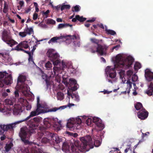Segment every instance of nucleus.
Segmentation results:
<instances>
[{
    "label": "nucleus",
    "instance_id": "1",
    "mask_svg": "<svg viewBox=\"0 0 153 153\" xmlns=\"http://www.w3.org/2000/svg\"><path fill=\"white\" fill-rule=\"evenodd\" d=\"M134 61L133 58L130 56H128L125 59L121 55L118 54L116 57V64L114 68L107 66L105 69V72L107 76L111 79L115 78L116 76L115 69L119 67L127 69L129 68L132 65Z\"/></svg>",
    "mask_w": 153,
    "mask_h": 153
},
{
    "label": "nucleus",
    "instance_id": "2",
    "mask_svg": "<svg viewBox=\"0 0 153 153\" xmlns=\"http://www.w3.org/2000/svg\"><path fill=\"white\" fill-rule=\"evenodd\" d=\"M94 136L91 137L90 135H86L81 138L80 147L82 149H86L88 146L90 149L94 148V146L96 147L99 146L101 144V142L99 140H95Z\"/></svg>",
    "mask_w": 153,
    "mask_h": 153
},
{
    "label": "nucleus",
    "instance_id": "3",
    "mask_svg": "<svg viewBox=\"0 0 153 153\" xmlns=\"http://www.w3.org/2000/svg\"><path fill=\"white\" fill-rule=\"evenodd\" d=\"M74 144L71 145V149L67 143L64 142L62 143V149L65 152H69L71 153H79L81 152V148L80 147V143L78 140H74Z\"/></svg>",
    "mask_w": 153,
    "mask_h": 153
},
{
    "label": "nucleus",
    "instance_id": "4",
    "mask_svg": "<svg viewBox=\"0 0 153 153\" xmlns=\"http://www.w3.org/2000/svg\"><path fill=\"white\" fill-rule=\"evenodd\" d=\"M108 47L105 45H94L90 48V51L92 53L97 52L101 56L105 54Z\"/></svg>",
    "mask_w": 153,
    "mask_h": 153
},
{
    "label": "nucleus",
    "instance_id": "5",
    "mask_svg": "<svg viewBox=\"0 0 153 153\" xmlns=\"http://www.w3.org/2000/svg\"><path fill=\"white\" fill-rule=\"evenodd\" d=\"M26 77L25 76L21 75L19 76L17 80V86L22 90L24 94L27 92L28 85L25 83Z\"/></svg>",
    "mask_w": 153,
    "mask_h": 153
},
{
    "label": "nucleus",
    "instance_id": "6",
    "mask_svg": "<svg viewBox=\"0 0 153 153\" xmlns=\"http://www.w3.org/2000/svg\"><path fill=\"white\" fill-rule=\"evenodd\" d=\"M57 121V118H45L44 120V125L41 126L39 127V129L43 131L50 128L51 126L57 125L58 123Z\"/></svg>",
    "mask_w": 153,
    "mask_h": 153
},
{
    "label": "nucleus",
    "instance_id": "7",
    "mask_svg": "<svg viewBox=\"0 0 153 153\" xmlns=\"http://www.w3.org/2000/svg\"><path fill=\"white\" fill-rule=\"evenodd\" d=\"M36 132V131L33 128L29 127V128H28L26 127H22L20 129L19 136L21 139L29 138L32 134Z\"/></svg>",
    "mask_w": 153,
    "mask_h": 153
},
{
    "label": "nucleus",
    "instance_id": "8",
    "mask_svg": "<svg viewBox=\"0 0 153 153\" xmlns=\"http://www.w3.org/2000/svg\"><path fill=\"white\" fill-rule=\"evenodd\" d=\"M1 38L3 41L11 47L18 44L16 42L11 39V36L8 34V32L6 30H4L2 32Z\"/></svg>",
    "mask_w": 153,
    "mask_h": 153
},
{
    "label": "nucleus",
    "instance_id": "9",
    "mask_svg": "<svg viewBox=\"0 0 153 153\" xmlns=\"http://www.w3.org/2000/svg\"><path fill=\"white\" fill-rule=\"evenodd\" d=\"M82 122L81 119L79 117H77L76 120L74 118L70 119L68 120L67 126L70 130H73L77 128L78 125L80 124Z\"/></svg>",
    "mask_w": 153,
    "mask_h": 153
},
{
    "label": "nucleus",
    "instance_id": "10",
    "mask_svg": "<svg viewBox=\"0 0 153 153\" xmlns=\"http://www.w3.org/2000/svg\"><path fill=\"white\" fill-rule=\"evenodd\" d=\"M53 49H49L46 53L47 56L53 63L54 65H57L59 62L58 59L59 56L57 53H54Z\"/></svg>",
    "mask_w": 153,
    "mask_h": 153
},
{
    "label": "nucleus",
    "instance_id": "11",
    "mask_svg": "<svg viewBox=\"0 0 153 153\" xmlns=\"http://www.w3.org/2000/svg\"><path fill=\"white\" fill-rule=\"evenodd\" d=\"M42 120V118L39 117H34L28 122L27 124L29 127L33 128L36 131L39 124Z\"/></svg>",
    "mask_w": 153,
    "mask_h": 153
},
{
    "label": "nucleus",
    "instance_id": "12",
    "mask_svg": "<svg viewBox=\"0 0 153 153\" xmlns=\"http://www.w3.org/2000/svg\"><path fill=\"white\" fill-rule=\"evenodd\" d=\"M148 114V112L144 108L143 109L137 113L138 117L141 120H144L147 117Z\"/></svg>",
    "mask_w": 153,
    "mask_h": 153
},
{
    "label": "nucleus",
    "instance_id": "13",
    "mask_svg": "<svg viewBox=\"0 0 153 153\" xmlns=\"http://www.w3.org/2000/svg\"><path fill=\"white\" fill-rule=\"evenodd\" d=\"M62 141V139L59 138L57 135H53L52 136L51 144V145L54 146L56 144H58Z\"/></svg>",
    "mask_w": 153,
    "mask_h": 153
},
{
    "label": "nucleus",
    "instance_id": "14",
    "mask_svg": "<svg viewBox=\"0 0 153 153\" xmlns=\"http://www.w3.org/2000/svg\"><path fill=\"white\" fill-rule=\"evenodd\" d=\"M145 75L148 81H151L153 80V72L151 71L150 69H147L145 70Z\"/></svg>",
    "mask_w": 153,
    "mask_h": 153
},
{
    "label": "nucleus",
    "instance_id": "15",
    "mask_svg": "<svg viewBox=\"0 0 153 153\" xmlns=\"http://www.w3.org/2000/svg\"><path fill=\"white\" fill-rule=\"evenodd\" d=\"M28 47L29 46L27 44V42L26 41H24L21 42L16 47L14 48V50L18 51H20L19 49L20 48H24L25 49H27L28 48Z\"/></svg>",
    "mask_w": 153,
    "mask_h": 153
},
{
    "label": "nucleus",
    "instance_id": "16",
    "mask_svg": "<svg viewBox=\"0 0 153 153\" xmlns=\"http://www.w3.org/2000/svg\"><path fill=\"white\" fill-rule=\"evenodd\" d=\"M62 67L61 66H54L53 68V72L54 73V74L56 75V73L61 74L62 71L63 70V68H65L66 65L65 64H64L63 62L62 63Z\"/></svg>",
    "mask_w": 153,
    "mask_h": 153
},
{
    "label": "nucleus",
    "instance_id": "17",
    "mask_svg": "<svg viewBox=\"0 0 153 153\" xmlns=\"http://www.w3.org/2000/svg\"><path fill=\"white\" fill-rule=\"evenodd\" d=\"M145 93L149 96H152L153 97V83L150 82L148 85V88L145 91Z\"/></svg>",
    "mask_w": 153,
    "mask_h": 153
},
{
    "label": "nucleus",
    "instance_id": "18",
    "mask_svg": "<svg viewBox=\"0 0 153 153\" xmlns=\"http://www.w3.org/2000/svg\"><path fill=\"white\" fill-rule=\"evenodd\" d=\"M93 121L98 127L102 129L104 128L103 125L102 123V121L99 118L94 117L93 118Z\"/></svg>",
    "mask_w": 153,
    "mask_h": 153
},
{
    "label": "nucleus",
    "instance_id": "19",
    "mask_svg": "<svg viewBox=\"0 0 153 153\" xmlns=\"http://www.w3.org/2000/svg\"><path fill=\"white\" fill-rule=\"evenodd\" d=\"M42 113L38 110V109H36L35 111H31L30 112V115L28 116L26 118L24 119V120H25V121H26L29 119L31 117L38 115Z\"/></svg>",
    "mask_w": 153,
    "mask_h": 153
},
{
    "label": "nucleus",
    "instance_id": "20",
    "mask_svg": "<svg viewBox=\"0 0 153 153\" xmlns=\"http://www.w3.org/2000/svg\"><path fill=\"white\" fill-rule=\"evenodd\" d=\"M13 82V79L11 75L5 76L4 80V82L6 85H8L11 84Z\"/></svg>",
    "mask_w": 153,
    "mask_h": 153
},
{
    "label": "nucleus",
    "instance_id": "21",
    "mask_svg": "<svg viewBox=\"0 0 153 153\" xmlns=\"http://www.w3.org/2000/svg\"><path fill=\"white\" fill-rule=\"evenodd\" d=\"M13 111V114L16 115H20L22 112V110L20 108H17L16 106L14 107Z\"/></svg>",
    "mask_w": 153,
    "mask_h": 153
},
{
    "label": "nucleus",
    "instance_id": "22",
    "mask_svg": "<svg viewBox=\"0 0 153 153\" xmlns=\"http://www.w3.org/2000/svg\"><path fill=\"white\" fill-rule=\"evenodd\" d=\"M24 31L25 32L26 34H27L30 35L32 32H33V30L32 27L28 28L27 25H26V27L24 29Z\"/></svg>",
    "mask_w": 153,
    "mask_h": 153
},
{
    "label": "nucleus",
    "instance_id": "23",
    "mask_svg": "<svg viewBox=\"0 0 153 153\" xmlns=\"http://www.w3.org/2000/svg\"><path fill=\"white\" fill-rule=\"evenodd\" d=\"M13 145V143H10L9 144H6L4 148L5 151L7 152H8L11 149Z\"/></svg>",
    "mask_w": 153,
    "mask_h": 153
},
{
    "label": "nucleus",
    "instance_id": "24",
    "mask_svg": "<svg viewBox=\"0 0 153 153\" xmlns=\"http://www.w3.org/2000/svg\"><path fill=\"white\" fill-rule=\"evenodd\" d=\"M62 36H60L59 37L55 36L52 38L48 42V43L50 44L51 42H55L57 40L62 39Z\"/></svg>",
    "mask_w": 153,
    "mask_h": 153
},
{
    "label": "nucleus",
    "instance_id": "25",
    "mask_svg": "<svg viewBox=\"0 0 153 153\" xmlns=\"http://www.w3.org/2000/svg\"><path fill=\"white\" fill-rule=\"evenodd\" d=\"M72 25H70L69 24H60L59 25L58 27V29H60L66 27H72Z\"/></svg>",
    "mask_w": 153,
    "mask_h": 153
},
{
    "label": "nucleus",
    "instance_id": "26",
    "mask_svg": "<svg viewBox=\"0 0 153 153\" xmlns=\"http://www.w3.org/2000/svg\"><path fill=\"white\" fill-rule=\"evenodd\" d=\"M134 107L137 110H139L141 108H142V109H144L142 104L140 102H138L136 104H135Z\"/></svg>",
    "mask_w": 153,
    "mask_h": 153
},
{
    "label": "nucleus",
    "instance_id": "27",
    "mask_svg": "<svg viewBox=\"0 0 153 153\" xmlns=\"http://www.w3.org/2000/svg\"><path fill=\"white\" fill-rule=\"evenodd\" d=\"M57 97L58 100H62L64 98V94L61 92H58L57 94Z\"/></svg>",
    "mask_w": 153,
    "mask_h": 153
},
{
    "label": "nucleus",
    "instance_id": "28",
    "mask_svg": "<svg viewBox=\"0 0 153 153\" xmlns=\"http://www.w3.org/2000/svg\"><path fill=\"white\" fill-rule=\"evenodd\" d=\"M126 83L127 84V89H128L127 91V93H130V89L132 87V82L128 79Z\"/></svg>",
    "mask_w": 153,
    "mask_h": 153
},
{
    "label": "nucleus",
    "instance_id": "29",
    "mask_svg": "<svg viewBox=\"0 0 153 153\" xmlns=\"http://www.w3.org/2000/svg\"><path fill=\"white\" fill-rule=\"evenodd\" d=\"M27 138H24L22 139H21L22 141L24 142L25 145H32L33 144H34V143L33 142H30L28 140H26V139ZM28 139L29 138H28Z\"/></svg>",
    "mask_w": 153,
    "mask_h": 153
},
{
    "label": "nucleus",
    "instance_id": "30",
    "mask_svg": "<svg viewBox=\"0 0 153 153\" xmlns=\"http://www.w3.org/2000/svg\"><path fill=\"white\" fill-rule=\"evenodd\" d=\"M14 100L12 99H6L5 100L6 104L7 105H13Z\"/></svg>",
    "mask_w": 153,
    "mask_h": 153
},
{
    "label": "nucleus",
    "instance_id": "31",
    "mask_svg": "<svg viewBox=\"0 0 153 153\" xmlns=\"http://www.w3.org/2000/svg\"><path fill=\"white\" fill-rule=\"evenodd\" d=\"M44 108V107L42 106L39 102H37V108L36 109H38L39 111H40L42 113H44L45 112L44 110L41 108Z\"/></svg>",
    "mask_w": 153,
    "mask_h": 153
},
{
    "label": "nucleus",
    "instance_id": "32",
    "mask_svg": "<svg viewBox=\"0 0 153 153\" xmlns=\"http://www.w3.org/2000/svg\"><path fill=\"white\" fill-rule=\"evenodd\" d=\"M80 10V7L78 5H76L72 7V11L73 12H78Z\"/></svg>",
    "mask_w": 153,
    "mask_h": 153
},
{
    "label": "nucleus",
    "instance_id": "33",
    "mask_svg": "<svg viewBox=\"0 0 153 153\" xmlns=\"http://www.w3.org/2000/svg\"><path fill=\"white\" fill-rule=\"evenodd\" d=\"M76 18H77V20L80 22H83L85 21L86 18H84L82 16H80L79 15H76Z\"/></svg>",
    "mask_w": 153,
    "mask_h": 153
},
{
    "label": "nucleus",
    "instance_id": "34",
    "mask_svg": "<svg viewBox=\"0 0 153 153\" xmlns=\"http://www.w3.org/2000/svg\"><path fill=\"white\" fill-rule=\"evenodd\" d=\"M71 6L69 4H64L62 5L61 7V11H63L65 9H69L70 8Z\"/></svg>",
    "mask_w": 153,
    "mask_h": 153
},
{
    "label": "nucleus",
    "instance_id": "35",
    "mask_svg": "<svg viewBox=\"0 0 153 153\" xmlns=\"http://www.w3.org/2000/svg\"><path fill=\"white\" fill-rule=\"evenodd\" d=\"M52 66V64L50 62L48 61L45 63V67L47 69L49 70L51 69Z\"/></svg>",
    "mask_w": 153,
    "mask_h": 153
},
{
    "label": "nucleus",
    "instance_id": "36",
    "mask_svg": "<svg viewBox=\"0 0 153 153\" xmlns=\"http://www.w3.org/2000/svg\"><path fill=\"white\" fill-rule=\"evenodd\" d=\"M90 40L92 43H94L95 45H100L99 44L100 41H102V40H100L95 38H91V39Z\"/></svg>",
    "mask_w": 153,
    "mask_h": 153
},
{
    "label": "nucleus",
    "instance_id": "37",
    "mask_svg": "<svg viewBox=\"0 0 153 153\" xmlns=\"http://www.w3.org/2000/svg\"><path fill=\"white\" fill-rule=\"evenodd\" d=\"M41 142L42 143L46 144L49 142L51 143V141L49 139L46 137H44L42 139Z\"/></svg>",
    "mask_w": 153,
    "mask_h": 153
},
{
    "label": "nucleus",
    "instance_id": "38",
    "mask_svg": "<svg viewBox=\"0 0 153 153\" xmlns=\"http://www.w3.org/2000/svg\"><path fill=\"white\" fill-rule=\"evenodd\" d=\"M105 31L108 34H110L111 35H114L116 34L115 32L113 30L105 29Z\"/></svg>",
    "mask_w": 153,
    "mask_h": 153
},
{
    "label": "nucleus",
    "instance_id": "39",
    "mask_svg": "<svg viewBox=\"0 0 153 153\" xmlns=\"http://www.w3.org/2000/svg\"><path fill=\"white\" fill-rule=\"evenodd\" d=\"M50 12V10H47L46 12L43 11L42 12V14L44 18H46L48 17V14Z\"/></svg>",
    "mask_w": 153,
    "mask_h": 153
},
{
    "label": "nucleus",
    "instance_id": "40",
    "mask_svg": "<svg viewBox=\"0 0 153 153\" xmlns=\"http://www.w3.org/2000/svg\"><path fill=\"white\" fill-rule=\"evenodd\" d=\"M71 97L74 98V100L76 102H78L79 100V97L77 94H74L73 95H71Z\"/></svg>",
    "mask_w": 153,
    "mask_h": 153
},
{
    "label": "nucleus",
    "instance_id": "41",
    "mask_svg": "<svg viewBox=\"0 0 153 153\" xmlns=\"http://www.w3.org/2000/svg\"><path fill=\"white\" fill-rule=\"evenodd\" d=\"M0 127L1 129H2L4 131H7L10 129V127L8 125H1Z\"/></svg>",
    "mask_w": 153,
    "mask_h": 153
},
{
    "label": "nucleus",
    "instance_id": "42",
    "mask_svg": "<svg viewBox=\"0 0 153 153\" xmlns=\"http://www.w3.org/2000/svg\"><path fill=\"white\" fill-rule=\"evenodd\" d=\"M141 65L140 63L138 62H136L134 65V68L135 70H138L141 68Z\"/></svg>",
    "mask_w": 153,
    "mask_h": 153
},
{
    "label": "nucleus",
    "instance_id": "43",
    "mask_svg": "<svg viewBox=\"0 0 153 153\" xmlns=\"http://www.w3.org/2000/svg\"><path fill=\"white\" fill-rule=\"evenodd\" d=\"M41 126H40L39 128V130H40L41 131H40V132H38V138H42V137L43 136L44 134V133L42 132L44 131H45L46 130H43V131H42V130H41L40 129H39V127H40Z\"/></svg>",
    "mask_w": 153,
    "mask_h": 153
},
{
    "label": "nucleus",
    "instance_id": "44",
    "mask_svg": "<svg viewBox=\"0 0 153 153\" xmlns=\"http://www.w3.org/2000/svg\"><path fill=\"white\" fill-rule=\"evenodd\" d=\"M31 153H43V151L41 150L38 149L37 150L32 149Z\"/></svg>",
    "mask_w": 153,
    "mask_h": 153
},
{
    "label": "nucleus",
    "instance_id": "45",
    "mask_svg": "<svg viewBox=\"0 0 153 153\" xmlns=\"http://www.w3.org/2000/svg\"><path fill=\"white\" fill-rule=\"evenodd\" d=\"M21 152L22 153H29L28 149L25 147H23L22 148Z\"/></svg>",
    "mask_w": 153,
    "mask_h": 153
},
{
    "label": "nucleus",
    "instance_id": "46",
    "mask_svg": "<svg viewBox=\"0 0 153 153\" xmlns=\"http://www.w3.org/2000/svg\"><path fill=\"white\" fill-rule=\"evenodd\" d=\"M125 71L123 70H121L119 72V74L120 75V78L123 79L125 76Z\"/></svg>",
    "mask_w": 153,
    "mask_h": 153
},
{
    "label": "nucleus",
    "instance_id": "47",
    "mask_svg": "<svg viewBox=\"0 0 153 153\" xmlns=\"http://www.w3.org/2000/svg\"><path fill=\"white\" fill-rule=\"evenodd\" d=\"M7 74L8 75V74L6 73L5 72H0V80L1 79L3 78L4 76H7Z\"/></svg>",
    "mask_w": 153,
    "mask_h": 153
},
{
    "label": "nucleus",
    "instance_id": "48",
    "mask_svg": "<svg viewBox=\"0 0 153 153\" xmlns=\"http://www.w3.org/2000/svg\"><path fill=\"white\" fill-rule=\"evenodd\" d=\"M9 51H7L5 52H3L2 53H0V56L1 55L2 57H4V56H9Z\"/></svg>",
    "mask_w": 153,
    "mask_h": 153
},
{
    "label": "nucleus",
    "instance_id": "49",
    "mask_svg": "<svg viewBox=\"0 0 153 153\" xmlns=\"http://www.w3.org/2000/svg\"><path fill=\"white\" fill-rule=\"evenodd\" d=\"M25 121V120H24V119L22 120H21L18 121L16 122H15V123L11 124V125H13L12 126L13 127V128L15 127V126L16 124H19L20 123H21L22 122Z\"/></svg>",
    "mask_w": 153,
    "mask_h": 153
},
{
    "label": "nucleus",
    "instance_id": "50",
    "mask_svg": "<svg viewBox=\"0 0 153 153\" xmlns=\"http://www.w3.org/2000/svg\"><path fill=\"white\" fill-rule=\"evenodd\" d=\"M70 82L71 84L73 85L76 84L77 82L76 80L73 79H69Z\"/></svg>",
    "mask_w": 153,
    "mask_h": 153
},
{
    "label": "nucleus",
    "instance_id": "51",
    "mask_svg": "<svg viewBox=\"0 0 153 153\" xmlns=\"http://www.w3.org/2000/svg\"><path fill=\"white\" fill-rule=\"evenodd\" d=\"M19 35L22 37H24L26 36L27 35L26 33L24 31V32H21L19 33Z\"/></svg>",
    "mask_w": 153,
    "mask_h": 153
},
{
    "label": "nucleus",
    "instance_id": "52",
    "mask_svg": "<svg viewBox=\"0 0 153 153\" xmlns=\"http://www.w3.org/2000/svg\"><path fill=\"white\" fill-rule=\"evenodd\" d=\"M138 79V76L135 75H134L132 77V80L133 82H134L137 81Z\"/></svg>",
    "mask_w": 153,
    "mask_h": 153
},
{
    "label": "nucleus",
    "instance_id": "53",
    "mask_svg": "<svg viewBox=\"0 0 153 153\" xmlns=\"http://www.w3.org/2000/svg\"><path fill=\"white\" fill-rule=\"evenodd\" d=\"M131 147L130 145H128L127 148L125 150L124 152L125 153H127L128 151L130 150L131 151Z\"/></svg>",
    "mask_w": 153,
    "mask_h": 153
},
{
    "label": "nucleus",
    "instance_id": "54",
    "mask_svg": "<svg viewBox=\"0 0 153 153\" xmlns=\"http://www.w3.org/2000/svg\"><path fill=\"white\" fill-rule=\"evenodd\" d=\"M26 109L27 110H30L31 108V106L29 104L28 102H27L26 105Z\"/></svg>",
    "mask_w": 153,
    "mask_h": 153
},
{
    "label": "nucleus",
    "instance_id": "55",
    "mask_svg": "<svg viewBox=\"0 0 153 153\" xmlns=\"http://www.w3.org/2000/svg\"><path fill=\"white\" fill-rule=\"evenodd\" d=\"M14 94L16 98H18L19 96V91L17 90H16L14 92Z\"/></svg>",
    "mask_w": 153,
    "mask_h": 153
},
{
    "label": "nucleus",
    "instance_id": "56",
    "mask_svg": "<svg viewBox=\"0 0 153 153\" xmlns=\"http://www.w3.org/2000/svg\"><path fill=\"white\" fill-rule=\"evenodd\" d=\"M76 85V84L74 85V86L71 88V90L72 91H75L77 90V87Z\"/></svg>",
    "mask_w": 153,
    "mask_h": 153
},
{
    "label": "nucleus",
    "instance_id": "57",
    "mask_svg": "<svg viewBox=\"0 0 153 153\" xmlns=\"http://www.w3.org/2000/svg\"><path fill=\"white\" fill-rule=\"evenodd\" d=\"M133 73V72L131 70H128L126 73L127 75L129 77H130Z\"/></svg>",
    "mask_w": 153,
    "mask_h": 153
},
{
    "label": "nucleus",
    "instance_id": "58",
    "mask_svg": "<svg viewBox=\"0 0 153 153\" xmlns=\"http://www.w3.org/2000/svg\"><path fill=\"white\" fill-rule=\"evenodd\" d=\"M59 107L57 108L55 107L54 108H51L49 110V111H56L57 110H59Z\"/></svg>",
    "mask_w": 153,
    "mask_h": 153
},
{
    "label": "nucleus",
    "instance_id": "59",
    "mask_svg": "<svg viewBox=\"0 0 153 153\" xmlns=\"http://www.w3.org/2000/svg\"><path fill=\"white\" fill-rule=\"evenodd\" d=\"M38 14L36 13H34L33 15V19L34 20H36L38 18Z\"/></svg>",
    "mask_w": 153,
    "mask_h": 153
},
{
    "label": "nucleus",
    "instance_id": "60",
    "mask_svg": "<svg viewBox=\"0 0 153 153\" xmlns=\"http://www.w3.org/2000/svg\"><path fill=\"white\" fill-rule=\"evenodd\" d=\"M96 18H93L92 19H89L86 21L87 22H92L95 21L96 20Z\"/></svg>",
    "mask_w": 153,
    "mask_h": 153
},
{
    "label": "nucleus",
    "instance_id": "61",
    "mask_svg": "<svg viewBox=\"0 0 153 153\" xmlns=\"http://www.w3.org/2000/svg\"><path fill=\"white\" fill-rule=\"evenodd\" d=\"M19 4L20 5L21 7H20V8H19V7L18 6V9L19 10H20L21 8L23 6L24 4V1H19Z\"/></svg>",
    "mask_w": 153,
    "mask_h": 153
},
{
    "label": "nucleus",
    "instance_id": "62",
    "mask_svg": "<svg viewBox=\"0 0 153 153\" xmlns=\"http://www.w3.org/2000/svg\"><path fill=\"white\" fill-rule=\"evenodd\" d=\"M19 50H20V51H23L24 52L28 54V55H29V54H31V53L30 52H29L28 51H26L25 50L21 48H20L19 49Z\"/></svg>",
    "mask_w": 153,
    "mask_h": 153
},
{
    "label": "nucleus",
    "instance_id": "63",
    "mask_svg": "<svg viewBox=\"0 0 153 153\" xmlns=\"http://www.w3.org/2000/svg\"><path fill=\"white\" fill-rule=\"evenodd\" d=\"M91 121V119L90 118H88V119L86 120V123L88 125H89L90 124V122Z\"/></svg>",
    "mask_w": 153,
    "mask_h": 153
},
{
    "label": "nucleus",
    "instance_id": "64",
    "mask_svg": "<svg viewBox=\"0 0 153 153\" xmlns=\"http://www.w3.org/2000/svg\"><path fill=\"white\" fill-rule=\"evenodd\" d=\"M120 45H118L115 46H114L112 48V50H113L114 49H115L116 50H118V48L120 47Z\"/></svg>",
    "mask_w": 153,
    "mask_h": 153
}]
</instances>
